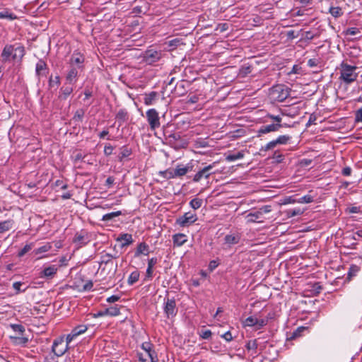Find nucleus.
Masks as SVG:
<instances>
[{"mask_svg":"<svg viewBox=\"0 0 362 362\" xmlns=\"http://www.w3.org/2000/svg\"><path fill=\"white\" fill-rule=\"evenodd\" d=\"M25 54V48L22 44H7L1 52V57L3 62H10L11 60L15 61L17 59L21 62Z\"/></svg>","mask_w":362,"mask_h":362,"instance_id":"1","label":"nucleus"},{"mask_svg":"<svg viewBox=\"0 0 362 362\" xmlns=\"http://www.w3.org/2000/svg\"><path fill=\"white\" fill-rule=\"evenodd\" d=\"M84 115L85 110L83 109H78L75 112L72 119L77 122H82Z\"/></svg>","mask_w":362,"mask_h":362,"instance_id":"46","label":"nucleus"},{"mask_svg":"<svg viewBox=\"0 0 362 362\" xmlns=\"http://www.w3.org/2000/svg\"><path fill=\"white\" fill-rule=\"evenodd\" d=\"M252 70L253 66L251 64L249 63H245L240 66L238 76L243 78L246 77L252 73Z\"/></svg>","mask_w":362,"mask_h":362,"instance_id":"31","label":"nucleus"},{"mask_svg":"<svg viewBox=\"0 0 362 362\" xmlns=\"http://www.w3.org/2000/svg\"><path fill=\"white\" fill-rule=\"evenodd\" d=\"M89 242L88 233L85 230H81L76 233L73 239V243L78 247H82Z\"/></svg>","mask_w":362,"mask_h":362,"instance_id":"18","label":"nucleus"},{"mask_svg":"<svg viewBox=\"0 0 362 362\" xmlns=\"http://www.w3.org/2000/svg\"><path fill=\"white\" fill-rule=\"evenodd\" d=\"M307 64L310 68H318L320 69L322 67L320 58L310 59Z\"/></svg>","mask_w":362,"mask_h":362,"instance_id":"41","label":"nucleus"},{"mask_svg":"<svg viewBox=\"0 0 362 362\" xmlns=\"http://www.w3.org/2000/svg\"><path fill=\"white\" fill-rule=\"evenodd\" d=\"M138 358H139V361L140 362H157L158 361L157 356H152V355H150V354H149V357H148L149 360H148L147 358H145L142 354H138Z\"/></svg>","mask_w":362,"mask_h":362,"instance_id":"52","label":"nucleus"},{"mask_svg":"<svg viewBox=\"0 0 362 362\" xmlns=\"http://www.w3.org/2000/svg\"><path fill=\"white\" fill-rule=\"evenodd\" d=\"M189 83L187 81L181 80L175 86L173 93L177 96H182L187 92V88Z\"/></svg>","mask_w":362,"mask_h":362,"instance_id":"20","label":"nucleus"},{"mask_svg":"<svg viewBox=\"0 0 362 362\" xmlns=\"http://www.w3.org/2000/svg\"><path fill=\"white\" fill-rule=\"evenodd\" d=\"M215 164L216 163H213L212 164H210L199 170L197 173L194 175L192 181L194 182H199L203 178L208 179L211 175L214 174V173L211 172V170L215 166Z\"/></svg>","mask_w":362,"mask_h":362,"instance_id":"11","label":"nucleus"},{"mask_svg":"<svg viewBox=\"0 0 362 362\" xmlns=\"http://www.w3.org/2000/svg\"><path fill=\"white\" fill-rule=\"evenodd\" d=\"M302 31L303 30H300L298 33H296L295 30H291L286 32V36L288 40H293L297 38L299 36V33Z\"/></svg>","mask_w":362,"mask_h":362,"instance_id":"60","label":"nucleus"},{"mask_svg":"<svg viewBox=\"0 0 362 362\" xmlns=\"http://www.w3.org/2000/svg\"><path fill=\"white\" fill-rule=\"evenodd\" d=\"M146 119L151 130L158 128L160 125L158 112L156 109H150L146 111Z\"/></svg>","mask_w":362,"mask_h":362,"instance_id":"8","label":"nucleus"},{"mask_svg":"<svg viewBox=\"0 0 362 362\" xmlns=\"http://www.w3.org/2000/svg\"><path fill=\"white\" fill-rule=\"evenodd\" d=\"M174 170V168H168L163 171H160L159 175L166 180L174 179L177 177Z\"/></svg>","mask_w":362,"mask_h":362,"instance_id":"36","label":"nucleus"},{"mask_svg":"<svg viewBox=\"0 0 362 362\" xmlns=\"http://www.w3.org/2000/svg\"><path fill=\"white\" fill-rule=\"evenodd\" d=\"M358 67L352 66L342 62L340 64V76L339 79L346 85L354 82L358 77V74L356 72Z\"/></svg>","mask_w":362,"mask_h":362,"instance_id":"2","label":"nucleus"},{"mask_svg":"<svg viewBox=\"0 0 362 362\" xmlns=\"http://www.w3.org/2000/svg\"><path fill=\"white\" fill-rule=\"evenodd\" d=\"M269 95L273 100L283 102L288 97L289 91L284 85L277 84L269 89Z\"/></svg>","mask_w":362,"mask_h":362,"instance_id":"3","label":"nucleus"},{"mask_svg":"<svg viewBox=\"0 0 362 362\" xmlns=\"http://www.w3.org/2000/svg\"><path fill=\"white\" fill-rule=\"evenodd\" d=\"M329 13L335 18H339L344 15L342 8L339 6H331Z\"/></svg>","mask_w":362,"mask_h":362,"instance_id":"39","label":"nucleus"},{"mask_svg":"<svg viewBox=\"0 0 362 362\" xmlns=\"http://www.w3.org/2000/svg\"><path fill=\"white\" fill-rule=\"evenodd\" d=\"M175 169V173L177 177H181L189 172L193 170V165L191 163H187V165L178 164L176 165Z\"/></svg>","mask_w":362,"mask_h":362,"instance_id":"19","label":"nucleus"},{"mask_svg":"<svg viewBox=\"0 0 362 362\" xmlns=\"http://www.w3.org/2000/svg\"><path fill=\"white\" fill-rule=\"evenodd\" d=\"M151 346L152 344L150 343H143L141 345L142 349H144L147 353L148 357H149V354L152 355V356H157L156 352L152 350Z\"/></svg>","mask_w":362,"mask_h":362,"instance_id":"48","label":"nucleus"},{"mask_svg":"<svg viewBox=\"0 0 362 362\" xmlns=\"http://www.w3.org/2000/svg\"><path fill=\"white\" fill-rule=\"evenodd\" d=\"M309 328L308 327L300 326L296 328L289 337H288L287 339L293 340L296 339L301 336H303V332H308Z\"/></svg>","mask_w":362,"mask_h":362,"instance_id":"30","label":"nucleus"},{"mask_svg":"<svg viewBox=\"0 0 362 362\" xmlns=\"http://www.w3.org/2000/svg\"><path fill=\"white\" fill-rule=\"evenodd\" d=\"M159 96V93L156 91H151L148 93H145L144 95V103L146 105H152L156 101L158 100Z\"/></svg>","mask_w":362,"mask_h":362,"instance_id":"23","label":"nucleus"},{"mask_svg":"<svg viewBox=\"0 0 362 362\" xmlns=\"http://www.w3.org/2000/svg\"><path fill=\"white\" fill-rule=\"evenodd\" d=\"M164 300L163 310L167 317L170 318L175 316L177 313V308L175 298H167Z\"/></svg>","mask_w":362,"mask_h":362,"instance_id":"10","label":"nucleus"},{"mask_svg":"<svg viewBox=\"0 0 362 362\" xmlns=\"http://www.w3.org/2000/svg\"><path fill=\"white\" fill-rule=\"evenodd\" d=\"M123 308L122 305L118 306L115 305L114 306H111L110 308H106V312L107 315L111 317H115L120 314V308Z\"/></svg>","mask_w":362,"mask_h":362,"instance_id":"38","label":"nucleus"},{"mask_svg":"<svg viewBox=\"0 0 362 362\" xmlns=\"http://www.w3.org/2000/svg\"><path fill=\"white\" fill-rule=\"evenodd\" d=\"M23 283L21 281H16L13 284V288L16 290V294H18L20 293H24L28 289V286H26L24 288H21V286Z\"/></svg>","mask_w":362,"mask_h":362,"instance_id":"51","label":"nucleus"},{"mask_svg":"<svg viewBox=\"0 0 362 362\" xmlns=\"http://www.w3.org/2000/svg\"><path fill=\"white\" fill-rule=\"evenodd\" d=\"M88 329L85 325H79L72 329L70 334L66 336L67 343H70L75 337L83 334Z\"/></svg>","mask_w":362,"mask_h":362,"instance_id":"21","label":"nucleus"},{"mask_svg":"<svg viewBox=\"0 0 362 362\" xmlns=\"http://www.w3.org/2000/svg\"><path fill=\"white\" fill-rule=\"evenodd\" d=\"M52 248V246L49 243H47L45 245H42L34 250L35 255H39L43 252H48Z\"/></svg>","mask_w":362,"mask_h":362,"instance_id":"54","label":"nucleus"},{"mask_svg":"<svg viewBox=\"0 0 362 362\" xmlns=\"http://www.w3.org/2000/svg\"><path fill=\"white\" fill-rule=\"evenodd\" d=\"M244 152L243 151H238L237 153L228 154L226 157L227 161H234L238 159H241L244 157Z\"/></svg>","mask_w":362,"mask_h":362,"instance_id":"42","label":"nucleus"},{"mask_svg":"<svg viewBox=\"0 0 362 362\" xmlns=\"http://www.w3.org/2000/svg\"><path fill=\"white\" fill-rule=\"evenodd\" d=\"M84 55L78 50H75L69 59V64L71 67H76L78 69H81V71H83L84 69Z\"/></svg>","mask_w":362,"mask_h":362,"instance_id":"7","label":"nucleus"},{"mask_svg":"<svg viewBox=\"0 0 362 362\" xmlns=\"http://www.w3.org/2000/svg\"><path fill=\"white\" fill-rule=\"evenodd\" d=\"M257 324V317L255 316H250L244 321V326L254 327Z\"/></svg>","mask_w":362,"mask_h":362,"instance_id":"53","label":"nucleus"},{"mask_svg":"<svg viewBox=\"0 0 362 362\" xmlns=\"http://www.w3.org/2000/svg\"><path fill=\"white\" fill-rule=\"evenodd\" d=\"M118 257V255H112L109 253H105L100 257V267L103 264L105 266H109L110 269H112V272L111 274V276H114L117 270V263H114L113 259H116Z\"/></svg>","mask_w":362,"mask_h":362,"instance_id":"6","label":"nucleus"},{"mask_svg":"<svg viewBox=\"0 0 362 362\" xmlns=\"http://www.w3.org/2000/svg\"><path fill=\"white\" fill-rule=\"evenodd\" d=\"M10 326L13 332L18 333L21 336L23 335V333L25 332V327L22 325L11 324Z\"/></svg>","mask_w":362,"mask_h":362,"instance_id":"49","label":"nucleus"},{"mask_svg":"<svg viewBox=\"0 0 362 362\" xmlns=\"http://www.w3.org/2000/svg\"><path fill=\"white\" fill-rule=\"evenodd\" d=\"M60 83H61V78L59 75H57L54 77H53L52 75H51L49 77V80H48L49 89H52V88H54V89L56 90L59 87Z\"/></svg>","mask_w":362,"mask_h":362,"instance_id":"33","label":"nucleus"},{"mask_svg":"<svg viewBox=\"0 0 362 362\" xmlns=\"http://www.w3.org/2000/svg\"><path fill=\"white\" fill-rule=\"evenodd\" d=\"M58 271V267L54 264L45 267L40 272V277L46 279H52L57 274Z\"/></svg>","mask_w":362,"mask_h":362,"instance_id":"13","label":"nucleus"},{"mask_svg":"<svg viewBox=\"0 0 362 362\" xmlns=\"http://www.w3.org/2000/svg\"><path fill=\"white\" fill-rule=\"evenodd\" d=\"M73 83H67L66 81L60 88L59 93V99L66 100L74 91Z\"/></svg>","mask_w":362,"mask_h":362,"instance_id":"17","label":"nucleus"},{"mask_svg":"<svg viewBox=\"0 0 362 362\" xmlns=\"http://www.w3.org/2000/svg\"><path fill=\"white\" fill-rule=\"evenodd\" d=\"M286 127V124H271L268 125H263L257 130L258 136L267 134L272 132H277L280 128Z\"/></svg>","mask_w":362,"mask_h":362,"instance_id":"16","label":"nucleus"},{"mask_svg":"<svg viewBox=\"0 0 362 362\" xmlns=\"http://www.w3.org/2000/svg\"><path fill=\"white\" fill-rule=\"evenodd\" d=\"M203 204V200L199 198H194L189 202V206L194 210L199 209Z\"/></svg>","mask_w":362,"mask_h":362,"instance_id":"47","label":"nucleus"},{"mask_svg":"<svg viewBox=\"0 0 362 362\" xmlns=\"http://www.w3.org/2000/svg\"><path fill=\"white\" fill-rule=\"evenodd\" d=\"M114 150V146L110 144H106L104 147V154L106 156H109L112 154V151Z\"/></svg>","mask_w":362,"mask_h":362,"instance_id":"62","label":"nucleus"},{"mask_svg":"<svg viewBox=\"0 0 362 362\" xmlns=\"http://www.w3.org/2000/svg\"><path fill=\"white\" fill-rule=\"evenodd\" d=\"M149 246L145 242L138 244L134 252V257H139L141 255H148L150 252Z\"/></svg>","mask_w":362,"mask_h":362,"instance_id":"25","label":"nucleus"},{"mask_svg":"<svg viewBox=\"0 0 362 362\" xmlns=\"http://www.w3.org/2000/svg\"><path fill=\"white\" fill-rule=\"evenodd\" d=\"M303 211L304 210H301L300 208H294L287 209L285 213L288 217H294L302 214Z\"/></svg>","mask_w":362,"mask_h":362,"instance_id":"43","label":"nucleus"},{"mask_svg":"<svg viewBox=\"0 0 362 362\" xmlns=\"http://www.w3.org/2000/svg\"><path fill=\"white\" fill-rule=\"evenodd\" d=\"M199 335L204 339H208L211 337L212 332L210 329L202 330L199 332Z\"/></svg>","mask_w":362,"mask_h":362,"instance_id":"61","label":"nucleus"},{"mask_svg":"<svg viewBox=\"0 0 362 362\" xmlns=\"http://www.w3.org/2000/svg\"><path fill=\"white\" fill-rule=\"evenodd\" d=\"M81 71H81V69H78L76 67L69 66V69L65 76V79L67 83L75 84L78 81L80 72Z\"/></svg>","mask_w":362,"mask_h":362,"instance_id":"14","label":"nucleus"},{"mask_svg":"<svg viewBox=\"0 0 362 362\" xmlns=\"http://www.w3.org/2000/svg\"><path fill=\"white\" fill-rule=\"evenodd\" d=\"M11 339H15L16 343L20 344H25L28 341V338L22 337H11Z\"/></svg>","mask_w":362,"mask_h":362,"instance_id":"63","label":"nucleus"},{"mask_svg":"<svg viewBox=\"0 0 362 362\" xmlns=\"http://www.w3.org/2000/svg\"><path fill=\"white\" fill-rule=\"evenodd\" d=\"M33 247V244L25 245L18 253V256L21 257L24 256L28 252H29Z\"/></svg>","mask_w":362,"mask_h":362,"instance_id":"58","label":"nucleus"},{"mask_svg":"<svg viewBox=\"0 0 362 362\" xmlns=\"http://www.w3.org/2000/svg\"><path fill=\"white\" fill-rule=\"evenodd\" d=\"M197 220L196 214L191 212L185 213L184 215L176 219L175 223L180 227H186L192 225Z\"/></svg>","mask_w":362,"mask_h":362,"instance_id":"9","label":"nucleus"},{"mask_svg":"<svg viewBox=\"0 0 362 362\" xmlns=\"http://www.w3.org/2000/svg\"><path fill=\"white\" fill-rule=\"evenodd\" d=\"M77 279H78L80 281H83V276L81 275H79L78 277L75 279V281L74 282V285L72 286L73 288H77L80 291H90L93 286V283L92 280H88L84 285L82 286V288H81L80 284L77 282Z\"/></svg>","mask_w":362,"mask_h":362,"instance_id":"22","label":"nucleus"},{"mask_svg":"<svg viewBox=\"0 0 362 362\" xmlns=\"http://www.w3.org/2000/svg\"><path fill=\"white\" fill-rule=\"evenodd\" d=\"M303 37L301 38V40L304 39L305 40H313L314 38L315 37H318L320 36V34L319 33H313L311 31H306L303 34Z\"/></svg>","mask_w":362,"mask_h":362,"instance_id":"56","label":"nucleus"},{"mask_svg":"<svg viewBox=\"0 0 362 362\" xmlns=\"http://www.w3.org/2000/svg\"><path fill=\"white\" fill-rule=\"evenodd\" d=\"M67 340L64 341L63 337H59L54 340L53 344L52 346V351L53 354L59 357L65 354L68 349Z\"/></svg>","mask_w":362,"mask_h":362,"instance_id":"5","label":"nucleus"},{"mask_svg":"<svg viewBox=\"0 0 362 362\" xmlns=\"http://www.w3.org/2000/svg\"><path fill=\"white\" fill-rule=\"evenodd\" d=\"M221 337L224 339L226 341H231L233 339V337L230 331H227L223 334H221Z\"/></svg>","mask_w":362,"mask_h":362,"instance_id":"64","label":"nucleus"},{"mask_svg":"<svg viewBox=\"0 0 362 362\" xmlns=\"http://www.w3.org/2000/svg\"><path fill=\"white\" fill-rule=\"evenodd\" d=\"M117 242H122L121 247H127L133 243L132 235L129 233H121L117 238Z\"/></svg>","mask_w":362,"mask_h":362,"instance_id":"26","label":"nucleus"},{"mask_svg":"<svg viewBox=\"0 0 362 362\" xmlns=\"http://www.w3.org/2000/svg\"><path fill=\"white\" fill-rule=\"evenodd\" d=\"M164 45L165 46V49H168L169 51H171L177 48L178 46L184 45V43L182 42V39L174 38L173 40L166 41Z\"/></svg>","mask_w":362,"mask_h":362,"instance_id":"29","label":"nucleus"},{"mask_svg":"<svg viewBox=\"0 0 362 362\" xmlns=\"http://www.w3.org/2000/svg\"><path fill=\"white\" fill-rule=\"evenodd\" d=\"M129 115L126 109H120L115 115V119L119 123L118 128L122 125L123 123L129 120Z\"/></svg>","mask_w":362,"mask_h":362,"instance_id":"24","label":"nucleus"},{"mask_svg":"<svg viewBox=\"0 0 362 362\" xmlns=\"http://www.w3.org/2000/svg\"><path fill=\"white\" fill-rule=\"evenodd\" d=\"M245 348L247 350H256L257 349V342L256 339L250 340L247 342L245 345Z\"/></svg>","mask_w":362,"mask_h":362,"instance_id":"57","label":"nucleus"},{"mask_svg":"<svg viewBox=\"0 0 362 362\" xmlns=\"http://www.w3.org/2000/svg\"><path fill=\"white\" fill-rule=\"evenodd\" d=\"M240 241V237L238 235L228 234L224 238V243L229 245L238 244Z\"/></svg>","mask_w":362,"mask_h":362,"instance_id":"37","label":"nucleus"},{"mask_svg":"<svg viewBox=\"0 0 362 362\" xmlns=\"http://www.w3.org/2000/svg\"><path fill=\"white\" fill-rule=\"evenodd\" d=\"M49 68L47 62L40 59L35 65V75L40 79L41 76H46L48 74Z\"/></svg>","mask_w":362,"mask_h":362,"instance_id":"15","label":"nucleus"},{"mask_svg":"<svg viewBox=\"0 0 362 362\" xmlns=\"http://www.w3.org/2000/svg\"><path fill=\"white\" fill-rule=\"evenodd\" d=\"M162 52L153 49H146L142 54V62L148 65H153L162 58Z\"/></svg>","mask_w":362,"mask_h":362,"instance_id":"4","label":"nucleus"},{"mask_svg":"<svg viewBox=\"0 0 362 362\" xmlns=\"http://www.w3.org/2000/svg\"><path fill=\"white\" fill-rule=\"evenodd\" d=\"M139 276H140V274H139V271L135 270V271L132 272L128 278V280H127L128 284L133 285L134 284H135L136 281H139Z\"/></svg>","mask_w":362,"mask_h":362,"instance_id":"40","label":"nucleus"},{"mask_svg":"<svg viewBox=\"0 0 362 362\" xmlns=\"http://www.w3.org/2000/svg\"><path fill=\"white\" fill-rule=\"evenodd\" d=\"M313 202V197L310 194H306L298 199V203H311Z\"/></svg>","mask_w":362,"mask_h":362,"instance_id":"59","label":"nucleus"},{"mask_svg":"<svg viewBox=\"0 0 362 362\" xmlns=\"http://www.w3.org/2000/svg\"><path fill=\"white\" fill-rule=\"evenodd\" d=\"M173 241L174 247H180L187 241V236L184 233H176L173 235Z\"/></svg>","mask_w":362,"mask_h":362,"instance_id":"27","label":"nucleus"},{"mask_svg":"<svg viewBox=\"0 0 362 362\" xmlns=\"http://www.w3.org/2000/svg\"><path fill=\"white\" fill-rule=\"evenodd\" d=\"M263 216V212L262 211H256L255 212H251L247 216V222L254 223V222H260L259 219L262 218Z\"/></svg>","mask_w":362,"mask_h":362,"instance_id":"32","label":"nucleus"},{"mask_svg":"<svg viewBox=\"0 0 362 362\" xmlns=\"http://www.w3.org/2000/svg\"><path fill=\"white\" fill-rule=\"evenodd\" d=\"M291 139V136L289 135H281L276 139L278 145L279 144H286Z\"/></svg>","mask_w":362,"mask_h":362,"instance_id":"55","label":"nucleus"},{"mask_svg":"<svg viewBox=\"0 0 362 362\" xmlns=\"http://www.w3.org/2000/svg\"><path fill=\"white\" fill-rule=\"evenodd\" d=\"M278 145L276 139L272 140L267 143L265 146H262L260 148L261 151H267L269 150H272L274 148Z\"/></svg>","mask_w":362,"mask_h":362,"instance_id":"50","label":"nucleus"},{"mask_svg":"<svg viewBox=\"0 0 362 362\" xmlns=\"http://www.w3.org/2000/svg\"><path fill=\"white\" fill-rule=\"evenodd\" d=\"M119 153L117 158V160L120 163H123L125 160H130L129 157L133 153V149L129 144H125L119 148Z\"/></svg>","mask_w":362,"mask_h":362,"instance_id":"12","label":"nucleus"},{"mask_svg":"<svg viewBox=\"0 0 362 362\" xmlns=\"http://www.w3.org/2000/svg\"><path fill=\"white\" fill-rule=\"evenodd\" d=\"M361 267L356 264H351L347 273V279L351 281L360 272Z\"/></svg>","mask_w":362,"mask_h":362,"instance_id":"35","label":"nucleus"},{"mask_svg":"<svg viewBox=\"0 0 362 362\" xmlns=\"http://www.w3.org/2000/svg\"><path fill=\"white\" fill-rule=\"evenodd\" d=\"M181 139V136L179 132L170 133L167 134L166 142L171 146L176 147L177 141Z\"/></svg>","mask_w":362,"mask_h":362,"instance_id":"28","label":"nucleus"},{"mask_svg":"<svg viewBox=\"0 0 362 362\" xmlns=\"http://www.w3.org/2000/svg\"><path fill=\"white\" fill-rule=\"evenodd\" d=\"M120 215H122L121 211H117L108 213V214L103 215V216L102 218V221H109L113 219L114 218L117 217Z\"/></svg>","mask_w":362,"mask_h":362,"instance_id":"45","label":"nucleus"},{"mask_svg":"<svg viewBox=\"0 0 362 362\" xmlns=\"http://www.w3.org/2000/svg\"><path fill=\"white\" fill-rule=\"evenodd\" d=\"M14 221L12 219L0 222V233L6 232L13 227Z\"/></svg>","mask_w":362,"mask_h":362,"instance_id":"34","label":"nucleus"},{"mask_svg":"<svg viewBox=\"0 0 362 362\" xmlns=\"http://www.w3.org/2000/svg\"><path fill=\"white\" fill-rule=\"evenodd\" d=\"M0 18H7L10 21H13L16 19L17 16L14 13H11L8 10L5 9L4 11H0Z\"/></svg>","mask_w":362,"mask_h":362,"instance_id":"44","label":"nucleus"}]
</instances>
